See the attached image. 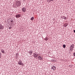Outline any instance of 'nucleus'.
I'll return each instance as SVG.
<instances>
[{"label": "nucleus", "instance_id": "nucleus-2", "mask_svg": "<svg viewBox=\"0 0 75 75\" xmlns=\"http://www.w3.org/2000/svg\"><path fill=\"white\" fill-rule=\"evenodd\" d=\"M22 12H24V13H25L26 11V8L25 7H23L22 8Z\"/></svg>", "mask_w": 75, "mask_h": 75}, {"label": "nucleus", "instance_id": "nucleus-16", "mask_svg": "<svg viewBox=\"0 0 75 75\" xmlns=\"http://www.w3.org/2000/svg\"><path fill=\"white\" fill-rule=\"evenodd\" d=\"M52 62H55V60L54 59H53L52 60Z\"/></svg>", "mask_w": 75, "mask_h": 75}, {"label": "nucleus", "instance_id": "nucleus-22", "mask_svg": "<svg viewBox=\"0 0 75 75\" xmlns=\"http://www.w3.org/2000/svg\"><path fill=\"white\" fill-rule=\"evenodd\" d=\"M74 32L75 33V30H74Z\"/></svg>", "mask_w": 75, "mask_h": 75}, {"label": "nucleus", "instance_id": "nucleus-4", "mask_svg": "<svg viewBox=\"0 0 75 75\" xmlns=\"http://www.w3.org/2000/svg\"><path fill=\"white\" fill-rule=\"evenodd\" d=\"M38 54L37 53L34 54H33V57L34 58H37V57H38Z\"/></svg>", "mask_w": 75, "mask_h": 75}, {"label": "nucleus", "instance_id": "nucleus-11", "mask_svg": "<svg viewBox=\"0 0 75 75\" xmlns=\"http://www.w3.org/2000/svg\"><path fill=\"white\" fill-rule=\"evenodd\" d=\"M62 18H64V20H66V19H67V17H65V16H63L62 17H61Z\"/></svg>", "mask_w": 75, "mask_h": 75}, {"label": "nucleus", "instance_id": "nucleus-15", "mask_svg": "<svg viewBox=\"0 0 75 75\" xmlns=\"http://www.w3.org/2000/svg\"><path fill=\"white\" fill-rule=\"evenodd\" d=\"M63 48H65L66 47V46L65 45H63Z\"/></svg>", "mask_w": 75, "mask_h": 75}, {"label": "nucleus", "instance_id": "nucleus-1", "mask_svg": "<svg viewBox=\"0 0 75 75\" xmlns=\"http://www.w3.org/2000/svg\"><path fill=\"white\" fill-rule=\"evenodd\" d=\"M16 5L17 6H21V3L19 1H17L16 2Z\"/></svg>", "mask_w": 75, "mask_h": 75}, {"label": "nucleus", "instance_id": "nucleus-8", "mask_svg": "<svg viewBox=\"0 0 75 75\" xmlns=\"http://www.w3.org/2000/svg\"><path fill=\"white\" fill-rule=\"evenodd\" d=\"M4 28L3 26L1 25H0V30H3Z\"/></svg>", "mask_w": 75, "mask_h": 75}, {"label": "nucleus", "instance_id": "nucleus-12", "mask_svg": "<svg viewBox=\"0 0 75 75\" xmlns=\"http://www.w3.org/2000/svg\"><path fill=\"white\" fill-rule=\"evenodd\" d=\"M1 51L3 53H4V50L3 49H1Z\"/></svg>", "mask_w": 75, "mask_h": 75}, {"label": "nucleus", "instance_id": "nucleus-7", "mask_svg": "<svg viewBox=\"0 0 75 75\" xmlns=\"http://www.w3.org/2000/svg\"><path fill=\"white\" fill-rule=\"evenodd\" d=\"M38 58L39 60H42V57L40 56H38Z\"/></svg>", "mask_w": 75, "mask_h": 75}, {"label": "nucleus", "instance_id": "nucleus-17", "mask_svg": "<svg viewBox=\"0 0 75 75\" xmlns=\"http://www.w3.org/2000/svg\"><path fill=\"white\" fill-rule=\"evenodd\" d=\"M45 40H46V41H47V37H46V38H45Z\"/></svg>", "mask_w": 75, "mask_h": 75}, {"label": "nucleus", "instance_id": "nucleus-20", "mask_svg": "<svg viewBox=\"0 0 75 75\" xmlns=\"http://www.w3.org/2000/svg\"><path fill=\"white\" fill-rule=\"evenodd\" d=\"M11 27H10L9 28V29H11Z\"/></svg>", "mask_w": 75, "mask_h": 75}, {"label": "nucleus", "instance_id": "nucleus-18", "mask_svg": "<svg viewBox=\"0 0 75 75\" xmlns=\"http://www.w3.org/2000/svg\"><path fill=\"white\" fill-rule=\"evenodd\" d=\"M1 53H0V58H1Z\"/></svg>", "mask_w": 75, "mask_h": 75}, {"label": "nucleus", "instance_id": "nucleus-5", "mask_svg": "<svg viewBox=\"0 0 75 75\" xmlns=\"http://www.w3.org/2000/svg\"><path fill=\"white\" fill-rule=\"evenodd\" d=\"M21 17V15L20 14H18L16 15V18H19Z\"/></svg>", "mask_w": 75, "mask_h": 75}, {"label": "nucleus", "instance_id": "nucleus-10", "mask_svg": "<svg viewBox=\"0 0 75 75\" xmlns=\"http://www.w3.org/2000/svg\"><path fill=\"white\" fill-rule=\"evenodd\" d=\"M68 23H65L64 25V27H67V25H68Z\"/></svg>", "mask_w": 75, "mask_h": 75}, {"label": "nucleus", "instance_id": "nucleus-6", "mask_svg": "<svg viewBox=\"0 0 75 75\" xmlns=\"http://www.w3.org/2000/svg\"><path fill=\"white\" fill-rule=\"evenodd\" d=\"M55 68H56V67H55L54 66H52V69H53V70H54H54H55Z\"/></svg>", "mask_w": 75, "mask_h": 75}, {"label": "nucleus", "instance_id": "nucleus-3", "mask_svg": "<svg viewBox=\"0 0 75 75\" xmlns=\"http://www.w3.org/2000/svg\"><path fill=\"white\" fill-rule=\"evenodd\" d=\"M74 45H72L70 46V50L72 51L73 50V48H74Z\"/></svg>", "mask_w": 75, "mask_h": 75}, {"label": "nucleus", "instance_id": "nucleus-9", "mask_svg": "<svg viewBox=\"0 0 75 75\" xmlns=\"http://www.w3.org/2000/svg\"><path fill=\"white\" fill-rule=\"evenodd\" d=\"M22 62L21 61L19 62H18V64H19V65H23V64H22Z\"/></svg>", "mask_w": 75, "mask_h": 75}, {"label": "nucleus", "instance_id": "nucleus-19", "mask_svg": "<svg viewBox=\"0 0 75 75\" xmlns=\"http://www.w3.org/2000/svg\"><path fill=\"white\" fill-rule=\"evenodd\" d=\"M48 1H49V2L50 3V2L51 1V0H49Z\"/></svg>", "mask_w": 75, "mask_h": 75}, {"label": "nucleus", "instance_id": "nucleus-13", "mask_svg": "<svg viewBox=\"0 0 75 75\" xmlns=\"http://www.w3.org/2000/svg\"><path fill=\"white\" fill-rule=\"evenodd\" d=\"M33 52L31 51H30L29 52V53L30 54V55H31L32 54V53Z\"/></svg>", "mask_w": 75, "mask_h": 75}, {"label": "nucleus", "instance_id": "nucleus-14", "mask_svg": "<svg viewBox=\"0 0 75 75\" xmlns=\"http://www.w3.org/2000/svg\"><path fill=\"white\" fill-rule=\"evenodd\" d=\"M33 20H34V17H32L31 19H30V20H31L32 21H33Z\"/></svg>", "mask_w": 75, "mask_h": 75}, {"label": "nucleus", "instance_id": "nucleus-24", "mask_svg": "<svg viewBox=\"0 0 75 75\" xmlns=\"http://www.w3.org/2000/svg\"><path fill=\"white\" fill-rule=\"evenodd\" d=\"M54 0H50V1H53Z\"/></svg>", "mask_w": 75, "mask_h": 75}, {"label": "nucleus", "instance_id": "nucleus-21", "mask_svg": "<svg viewBox=\"0 0 75 75\" xmlns=\"http://www.w3.org/2000/svg\"><path fill=\"white\" fill-rule=\"evenodd\" d=\"M74 56H75V53L74 54Z\"/></svg>", "mask_w": 75, "mask_h": 75}, {"label": "nucleus", "instance_id": "nucleus-23", "mask_svg": "<svg viewBox=\"0 0 75 75\" xmlns=\"http://www.w3.org/2000/svg\"><path fill=\"white\" fill-rule=\"evenodd\" d=\"M11 23H12L13 22V21H11Z\"/></svg>", "mask_w": 75, "mask_h": 75}]
</instances>
